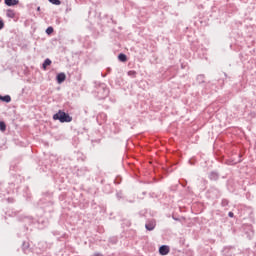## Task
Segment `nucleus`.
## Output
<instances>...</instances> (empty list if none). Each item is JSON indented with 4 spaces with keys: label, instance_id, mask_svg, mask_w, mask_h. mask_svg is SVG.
I'll return each instance as SVG.
<instances>
[{
    "label": "nucleus",
    "instance_id": "nucleus-19",
    "mask_svg": "<svg viewBox=\"0 0 256 256\" xmlns=\"http://www.w3.org/2000/svg\"><path fill=\"white\" fill-rule=\"evenodd\" d=\"M228 217H234L233 212H229V213H228Z\"/></svg>",
    "mask_w": 256,
    "mask_h": 256
},
{
    "label": "nucleus",
    "instance_id": "nucleus-17",
    "mask_svg": "<svg viewBox=\"0 0 256 256\" xmlns=\"http://www.w3.org/2000/svg\"><path fill=\"white\" fill-rule=\"evenodd\" d=\"M3 27H5V23L3 22V20H0V31L1 29H3Z\"/></svg>",
    "mask_w": 256,
    "mask_h": 256
},
{
    "label": "nucleus",
    "instance_id": "nucleus-21",
    "mask_svg": "<svg viewBox=\"0 0 256 256\" xmlns=\"http://www.w3.org/2000/svg\"><path fill=\"white\" fill-rule=\"evenodd\" d=\"M37 11H41V7H38V8H37Z\"/></svg>",
    "mask_w": 256,
    "mask_h": 256
},
{
    "label": "nucleus",
    "instance_id": "nucleus-16",
    "mask_svg": "<svg viewBox=\"0 0 256 256\" xmlns=\"http://www.w3.org/2000/svg\"><path fill=\"white\" fill-rule=\"evenodd\" d=\"M136 74H137V72H135L133 70L128 71V75L129 76L136 75Z\"/></svg>",
    "mask_w": 256,
    "mask_h": 256
},
{
    "label": "nucleus",
    "instance_id": "nucleus-6",
    "mask_svg": "<svg viewBox=\"0 0 256 256\" xmlns=\"http://www.w3.org/2000/svg\"><path fill=\"white\" fill-rule=\"evenodd\" d=\"M6 17H8L9 19H15V10L8 9L6 11Z\"/></svg>",
    "mask_w": 256,
    "mask_h": 256
},
{
    "label": "nucleus",
    "instance_id": "nucleus-3",
    "mask_svg": "<svg viewBox=\"0 0 256 256\" xmlns=\"http://www.w3.org/2000/svg\"><path fill=\"white\" fill-rule=\"evenodd\" d=\"M169 246L167 245H162L160 248H159V253L160 255H169Z\"/></svg>",
    "mask_w": 256,
    "mask_h": 256
},
{
    "label": "nucleus",
    "instance_id": "nucleus-11",
    "mask_svg": "<svg viewBox=\"0 0 256 256\" xmlns=\"http://www.w3.org/2000/svg\"><path fill=\"white\" fill-rule=\"evenodd\" d=\"M49 65H51V59L47 58V59H45V61L43 63V69H47V67H49Z\"/></svg>",
    "mask_w": 256,
    "mask_h": 256
},
{
    "label": "nucleus",
    "instance_id": "nucleus-13",
    "mask_svg": "<svg viewBox=\"0 0 256 256\" xmlns=\"http://www.w3.org/2000/svg\"><path fill=\"white\" fill-rule=\"evenodd\" d=\"M52 5H60L61 1L60 0H48Z\"/></svg>",
    "mask_w": 256,
    "mask_h": 256
},
{
    "label": "nucleus",
    "instance_id": "nucleus-2",
    "mask_svg": "<svg viewBox=\"0 0 256 256\" xmlns=\"http://www.w3.org/2000/svg\"><path fill=\"white\" fill-rule=\"evenodd\" d=\"M98 96L100 99H105L106 97H109V89L105 88V86L99 87Z\"/></svg>",
    "mask_w": 256,
    "mask_h": 256
},
{
    "label": "nucleus",
    "instance_id": "nucleus-12",
    "mask_svg": "<svg viewBox=\"0 0 256 256\" xmlns=\"http://www.w3.org/2000/svg\"><path fill=\"white\" fill-rule=\"evenodd\" d=\"M7 129V125L5 124V122L1 121L0 122V131H6Z\"/></svg>",
    "mask_w": 256,
    "mask_h": 256
},
{
    "label": "nucleus",
    "instance_id": "nucleus-20",
    "mask_svg": "<svg viewBox=\"0 0 256 256\" xmlns=\"http://www.w3.org/2000/svg\"><path fill=\"white\" fill-rule=\"evenodd\" d=\"M93 256H103L101 253H95Z\"/></svg>",
    "mask_w": 256,
    "mask_h": 256
},
{
    "label": "nucleus",
    "instance_id": "nucleus-5",
    "mask_svg": "<svg viewBox=\"0 0 256 256\" xmlns=\"http://www.w3.org/2000/svg\"><path fill=\"white\" fill-rule=\"evenodd\" d=\"M56 79H57V83L61 84L63 83V81H65V79H67V76L65 75V73H59Z\"/></svg>",
    "mask_w": 256,
    "mask_h": 256
},
{
    "label": "nucleus",
    "instance_id": "nucleus-4",
    "mask_svg": "<svg viewBox=\"0 0 256 256\" xmlns=\"http://www.w3.org/2000/svg\"><path fill=\"white\" fill-rule=\"evenodd\" d=\"M4 3L7 7H15V5H19V0H4Z\"/></svg>",
    "mask_w": 256,
    "mask_h": 256
},
{
    "label": "nucleus",
    "instance_id": "nucleus-15",
    "mask_svg": "<svg viewBox=\"0 0 256 256\" xmlns=\"http://www.w3.org/2000/svg\"><path fill=\"white\" fill-rule=\"evenodd\" d=\"M227 205H229V201L226 199L222 200V207H227Z\"/></svg>",
    "mask_w": 256,
    "mask_h": 256
},
{
    "label": "nucleus",
    "instance_id": "nucleus-18",
    "mask_svg": "<svg viewBox=\"0 0 256 256\" xmlns=\"http://www.w3.org/2000/svg\"><path fill=\"white\" fill-rule=\"evenodd\" d=\"M197 79L203 81V79H205V75H199Z\"/></svg>",
    "mask_w": 256,
    "mask_h": 256
},
{
    "label": "nucleus",
    "instance_id": "nucleus-9",
    "mask_svg": "<svg viewBox=\"0 0 256 256\" xmlns=\"http://www.w3.org/2000/svg\"><path fill=\"white\" fill-rule=\"evenodd\" d=\"M0 101H4L5 103H11V96H9V95L1 96L0 95Z\"/></svg>",
    "mask_w": 256,
    "mask_h": 256
},
{
    "label": "nucleus",
    "instance_id": "nucleus-10",
    "mask_svg": "<svg viewBox=\"0 0 256 256\" xmlns=\"http://www.w3.org/2000/svg\"><path fill=\"white\" fill-rule=\"evenodd\" d=\"M118 59L119 61H121L122 63H125V61H127V55L121 53L118 55Z\"/></svg>",
    "mask_w": 256,
    "mask_h": 256
},
{
    "label": "nucleus",
    "instance_id": "nucleus-8",
    "mask_svg": "<svg viewBox=\"0 0 256 256\" xmlns=\"http://www.w3.org/2000/svg\"><path fill=\"white\" fill-rule=\"evenodd\" d=\"M209 178L211 179V181H217L219 179V174H217L216 172H211Z\"/></svg>",
    "mask_w": 256,
    "mask_h": 256
},
{
    "label": "nucleus",
    "instance_id": "nucleus-1",
    "mask_svg": "<svg viewBox=\"0 0 256 256\" xmlns=\"http://www.w3.org/2000/svg\"><path fill=\"white\" fill-rule=\"evenodd\" d=\"M54 121H60V123H71L73 121V117L69 114L59 110L58 113L53 115Z\"/></svg>",
    "mask_w": 256,
    "mask_h": 256
},
{
    "label": "nucleus",
    "instance_id": "nucleus-7",
    "mask_svg": "<svg viewBox=\"0 0 256 256\" xmlns=\"http://www.w3.org/2000/svg\"><path fill=\"white\" fill-rule=\"evenodd\" d=\"M147 231H153V229H155V222L154 221H150L145 225Z\"/></svg>",
    "mask_w": 256,
    "mask_h": 256
},
{
    "label": "nucleus",
    "instance_id": "nucleus-14",
    "mask_svg": "<svg viewBox=\"0 0 256 256\" xmlns=\"http://www.w3.org/2000/svg\"><path fill=\"white\" fill-rule=\"evenodd\" d=\"M46 33H47V35H51V33H53V27H48L46 29Z\"/></svg>",
    "mask_w": 256,
    "mask_h": 256
}]
</instances>
